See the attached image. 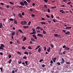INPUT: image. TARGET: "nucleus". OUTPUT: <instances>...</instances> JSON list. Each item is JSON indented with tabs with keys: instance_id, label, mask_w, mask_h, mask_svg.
Listing matches in <instances>:
<instances>
[{
	"instance_id": "13",
	"label": "nucleus",
	"mask_w": 73,
	"mask_h": 73,
	"mask_svg": "<svg viewBox=\"0 0 73 73\" xmlns=\"http://www.w3.org/2000/svg\"><path fill=\"white\" fill-rule=\"evenodd\" d=\"M40 23L42 24H43L44 25H45V24H46V23L45 22H40Z\"/></svg>"
},
{
	"instance_id": "57",
	"label": "nucleus",
	"mask_w": 73,
	"mask_h": 73,
	"mask_svg": "<svg viewBox=\"0 0 73 73\" xmlns=\"http://www.w3.org/2000/svg\"><path fill=\"white\" fill-rule=\"evenodd\" d=\"M66 64H70V62H66Z\"/></svg>"
},
{
	"instance_id": "50",
	"label": "nucleus",
	"mask_w": 73,
	"mask_h": 73,
	"mask_svg": "<svg viewBox=\"0 0 73 73\" xmlns=\"http://www.w3.org/2000/svg\"><path fill=\"white\" fill-rule=\"evenodd\" d=\"M31 16L32 17H35V15L33 14H32Z\"/></svg>"
},
{
	"instance_id": "61",
	"label": "nucleus",
	"mask_w": 73,
	"mask_h": 73,
	"mask_svg": "<svg viewBox=\"0 0 73 73\" xmlns=\"http://www.w3.org/2000/svg\"><path fill=\"white\" fill-rule=\"evenodd\" d=\"M42 67H45V65L44 64H43L42 65Z\"/></svg>"
},
{
	"instance_id": "12",
	"label": "nucleus",
	"mask_w": 73,
	"mask_h": 73,
	"mask_svg": "<svg viewBox=\"0 0 73 73\" xmlns=\"http://www.w3.org/2000/svg\"><path fill=\"white\" fill-rule=\"evenodd\" d=\"M14 23H15V24H17V21H16V20L14 19Z\"/></svg>"
},
{
	"instance_id": "15",
	"label": "nucleus",
	"mask_w": 73,
	"mask_h": 73,
	"mask_svg": "<svg viewBox=\"0 0 73 73\" xmlns=\"http://www.w3.org/2000/svg\"><path fill=\"white\" fill-rule=\"evenodd\" d=\"M27 40V37H25L23 39V41L24 42L25 40Z\"/></svg>"
},
{
	"instance_id": "54",
	"label": "nucleus",
	"mask_w": 73,
	"mask_h": 73,
	"mask_svg": "<svg viewBox=\"0 0 73 73\" xmlns=\"http://www.w3.org/2000/svg\"><path fill=\"white\" fill-rule=\"evenodd\" d=\"M0 69L1 70V72H2L3 71V68L2 67H1L0 68Z\"/></svg>"
},
{
	"instance_id": "29",
	"label": "nucleus",
	"mask_w": 73,
	"mask_h": 73,
	"mask_svg": "<svg viewBox=\"0 0 73 73\" xmlns=\"http://www.w3.org/2000/svg\"><path fill=\"white\" fill-rule=\"evenodd\" d=\"M44 7H45V8H46L47 9L48 8V7H47V5L45 4L44 5Z\"/></svg>"
},
{
	"instance_id": "11",
	"label": "nucleus",
	"mask_w": 73,
	"mask_h": 73,
	"mask_svg": "<svg viewBox=\"0 0 73 73\" xmlns=\"http://www.w3.org/2000/svg\"><path fill=\"white\" fill-rule=\"evenodd\" d=\"M18 31H19L20 33H23V31L21 30V29H19L18 30Z\"/></svg>"
},
{
	"instance_id": "3",
	"label": "nucleus",
	"mask_w": 73,
	"mask_h": 73,
	"mask_svg": "<svg viewBox=\"0 0 73 73\" xmlns=\"http://www.w3.org/2000/svg\"><path fill=\"white\" fill-rule=\"evenodd\" d=\"M37 36H39V37H43V35L41 34L38 33L37 34Z\"/></svg>"
},
{
	"instance_id": "35",
	"label": "nucleus",
	"mask_w": 73,
	"mask_h": 73,
	"mask_svg": "<svg viewBox=\"0 0 73 73\" xmlns=\"http://www.w3.org/2000/svg\"><path fill=\"white\" fill-rule=\"evenodd\" d=\"M51 8H52V9H54V8H56V6L52 7H51Z\"/></svg>"
},
{
	"instance_id": "19",
	"label": "nucleus",
	"mask_w": 73,
	"mask_h": 73,
	"mask_svg": "<svg viewBox=\"0 0 73 73\" xmlns=\"http://www.w3.org/2000/svg\"><path fill=\"white\" fill-rule=\"evenodd\" d=\"M70 33V32L69 31H67L65 33V35H68V34H69Z\"/></svg>"
},
{
	"instance_id": "48",
	"label": "nucleus",
	"mask_w": 73,
	"mask_h": 73,
	"mask_svg": "<svg viewBox=\"0 0 73 73\" xmlns=\"http://www.w3.org/2000/svg\"><path fill=\"white\" fill-rule=\"evenodd\" d=\"M48 13H50V10H49V9H48Z\"/></svg>"
},
{
	"instance_id": "60",
	"label": "nucleus",
	"mask_w": 73,
	"mask_h": 73,
	"mask_svg": "<svg viewBox=\"0 0 73 73\" xmlns=\"http://www.w3.org/2000/svg\"><path fill=\"white\" fill-rule=\"evenodd\" d=\"M11 73H15V70H13L11 72Z\"/></svg>"
},
{
	"instance_id": "7",
	"label": "nucleus",
	"mask_w": 73,
	"mask_h": 73,
	"mask_svg": "<svg viewBox=\"0 0 73 73\" xmlns=\"http://www.w3.org/2000/svg\"><path fill=\"white\" fill-rule=\"evenodd\" d=\"M20 4L21 5H22L23 6H24V2L23 1H21L20 3Z\"/></svg>"
},
{
	"instance_id": "16",
	"label": "nucleus",
	"mask_w": 73,
	"mask_h": 73,
	"mask_svg": "<svg viewBox=\"0 0 73 73\" xmlns=\"http://www.w3.org/2000/svg\"><path fill=\"white\" fill-rule=\"evenodd\" d=\"M25 63L26 64H25V66H27L28 65V61H27L25 62Z\"/></svg>"
},
{
	"instance_id": "8",
	"label": "nucleus",
	"mask_w": 73,
	"mask_h": 73,
	"mask_svg": "<svg viewBox=\"0 0 73 73\" xmlns=\"http://www.w3.org/2000/svg\"><path fill=\"white\" fill-rule=\"evenodd\" d=\"M50 50V47H49L47 49V52H49Z\"/></svg>"
},
{
	"instance_id": "32",
	"label": "nucleus",
	"mask_w": 73,
	"mask_h": 73,
	"mask_svg": "<svg viewBox=\"0 0 73 73\" xmlns=\"http://www.w3.org/2000/svg\"><path fill=\"white\" fill-rule=\"evenodd\" d=\"M35 33L34 32H33L32 33H30V35H33V34H34V35H35Z\"/></svg>"
},
{
	"instance_id": "6",
	"label": "nucleus",
	"mask_w": 73,
	"mask_h": 73,
	"mask_svg": "<svg viewBox=\"0 0 73 73\" xmlns=\"http://www.w3.org/2000/svg\"><path fill=\"white\" fill-rule=\"evenodd\" d=\"M23 28L24 29H27V28H29V26H24L23 27Z\"/></svg>"
},
{
	"instance_id": "28",
	"label": "nucleus",
	"mask_w": 73,
	"mask_h": 73,
	"mask_svg": "<svg viewBox=\"0 0 73 73\" xmlns=\"http://www.w3.org/2000/svg\"><path fill=\"white\" fill-rule=\"evenodd\" d=\"M40 28H41V27L39 26H38L36 28V29H40Z\"/></svg>"
},
{
	"instance_id": "23",
	"label": "nucleus",
	"mask_w": 73,
	"mask_h": 73,
	"mask_svg": "<svg viewBox=\"0 0 73 73\" xmlns=\"http://www.w3.org/2000/svg\"><path fill=\"white\" fill-rule=\"evenodd\" d=\"M31 40L32 41H36V40H35V39L33 38H31Z\"/></svg>"
},
{
	"instance_id": "63",
	"label": "nucleus",
	"mask_w": 73,
	"mask_h": 73,
	"mask_svg": "<svg viewBox=\"0 0 73 73\" xmlns=\"http://www.w3.org/2000/svg\"><path fill=\"white\" fill-rule=\"evenodd\" d=\"M0 54H1V55H3V54L2 52H0Z\"/></svg>"
},
{
	"instance_id": "45",
	"label": "nucleus",
	"mask_w": 73,
	"mask_h": 73,
	"mask_svg": "<svg viewBox=\"0 0 73 73\" xmlns=\"http://www.w3.org/2000/svg\"><path fill=\"white\" fill-rule=\"evenodd\" d=\"M26 1H27L28 3H30V2H31V0H26Z\"/></svg>"
},
{
	"instance_id": "52",
	"label": "nucleus",
	"mask_w": 73,
	"mask_h": 73,
	"mask_svg": "<svg viewBox=\"0 0 73 73\" xmlns=\"http://www.w3.org/2000/svg\"><path fill=\"white\" fill-rule=\"evenodd\" d=\"M57 64L58 65H60V63L59 62H57Z\"/></svg>"
},
{
	"instance_id": "40",
	"label": "nucleus",
	"mask_w": 73,
	"mask_h": 73,
	"mask_svg": "<svg viewBox=\"0 0 73 73\" xmlns=\"http://www.w3.org/2000/svg\"><path fill=\"white\" fill-rule=\"evenodd\" d=\"M33 8H30V11H33Z\"/></svg>"
},
{
	"instance_id": "59",
	"label": "nucleus",
	"mask_w": 73,
	"mask_h": 73,
	"mask_svg": "<svg viewBox=\"0 0 73 73\" xmlns=\"http://www.w3.org/2000/svg\"><path fill=\"white\" fill-rule=\"evenodd\" d=\"M44 50H46V47H44Z\"/></svg>"
},
{
	"instance_id": "17",
	"label": "nucleus",
	"mask_w": 73,
	"mask_h": 73,
	"mask_svg": "<svg viewBox=\"0 0 73 73\" xmlns=\"http://www.w3.org/2000/svg\"><path fill=\"white\" fill-rule=\"evenodd\" d=\"M3 27V24L2 23H0V28H1Z\"/></svg>"
},
{
	"instance_id": "31",
	"label": "nucleus",
	"mask_w": 73,
	"mask_h": 73,
	"mask_svg": "<svg viewBox=\"0 0 73 73\" xmlns=\"http://www.w3.org/2000/svg\"><path fill=\"white\" fill-rule=\"evenodd\" d=\"M50 45L51 46V48H53L54 47V46L52 44H51Z\"/></svg>"
},
{
	"instance_id": "37",
	"label": "nucleus",
	"mask_w": 73,
	"mask_h": 73,
	"mask_svg": "<svg viewBox=\"0 0 73 73\" xmlns=\"http://www.w3.org/2000/svg\"><path fill=\"white\" fill-rule=\"evenodd\" d=\"M23 59H26V58H27V57L26 56H24L23 58Z\"/></svg>"
},
{
	"instance_id": "62",
	"label": "nucleus",
	"mask_w": 73,
	"mask_h": 73,
	"mask_svg": "<svg viewBox=\"0 0 73 73\" xmlns=\"http://www.w3.org/2000/svg\"><path fill=\"white\" fill-rule=\"evenodd\" d=\"M33 37H35L36 36V35H33Z\"/></svg>"
},
{
	"instance_id": "9",
	"label": "nucleus",
	"mask_w": 73,
	"mask_h": 73,
	"mask_svg": "<svg viewBox=\"0 0 73 73\" xmlns=\"http://www.w3.org/2000/svg\"><path fill=\"white\" fill-rule=\"evenodd\" d=\"M23 3L25 4L26 5H28V3H27V1H25L24 2H23Z\"/></svg>"
},
{
	"instance_id": "53",
	"label": "nucleus",
	"mask_w": 73,
	"mask_h": 73,
	"mask_svg": "<svg viewBox=\"0 0 73 73\" xmlns=\"http://www.w3.org/2000/svg\"><path fill=\"white\" fill-rule=\"evenodd\" d=\"M50 62L51 64H53V61L52 60H51Z\"/></svg>"
},
{
	"instance_id": "10",
	"label": "nucleus",
	"mask_w": 73,
	"mask_h": 73,
	"mask_svg": "<svg viewBox=\"0 0 73 73\" xmlns=\"http://www.w3.org/2000/svg\"><path fill=\"white\" fill-rule=\"evenodd\" d=\"M32 30H33V32H34L35 33H36V30L35 29H33Z\"/></svg>"
},
{
	"instance_id": "26",
	"label": "nucleus",
	"mask_w": 73,
	"mask_h": 73,
	"mask_svg": "<svg viewBox=\"0 0 73 73\" xmlns=\"http://www.w3.org/2000/svg\"><path fill=\"white\" fill-rule=\"evenodd\" d=\"M9 3L10 4H11L12 5H14V3H13L11 2H9Z\"/></svg>"
},
{
	"instance_id": "33",
	"label": "nucleus",
	"mask_w": 73,
	"mask_h": 73,
	"mask_svg": "<svg viewBox=\"0 0 73 73\" xmlns=\"http://www.w3.org/2000/svg\"><path fill=\"white\" fill-rule=\"evenodd\" d=\"M41 52V48H39L38 49V52Z\"/></svg>"
},
{
	"instance_id": "21",
	"label": "nucleus",
	"mask_w": 73,
	"mask_h": 73,
	"mask_svg": "<svg viewBox=\"0 0 73 73\" xmlns=\"http://www.w3.org/2000/svg\"><path fill=\"white\" fill-rule=\"evenodd\" d=\"M17 53H18V54H20V55H21V52L18 51L17 52Z\"/></svg>"
},
{
	"instance_id": "18",
	"label": "nucleus",
	"mask_w": 73,
	"mask_h": 73,
	"mask_svg": "<svg viewBox=\"0 0 73 73\" xmlns=\"http://www.w3.org/2000/svg\"><path fill=\"white\" fill-rule=\"evenodd\" d=\"M65 50H69V48L68 47H66L65 48Z\"/></svg>"
},
{
	"instance_id": "41",
	"label": "nucleus",
	"mask_w": 73,
	"mask_h": 73,
	"mask_svg": "<svg viewBox=\"0 0 73 73\" xmlns=\"http://www.w3.org/2000/svg\"><path fill=\"white\" fill-rule=\"evenodd\" d=\"M28 48L29 49H32V48H31V47L29 46L28 47Z\"/></svg>"
},
{
	"instance_id": "44",
	"label": "nucleus",
	"mask_w": 73,
	"mask_h": 73,
	"mask_svg": "<svg viewBox=\"0 0 73 73\" xmlns=\"http://www.w3.org/2000/svg\"><path fill=\"white\" fill-rule=\"evenodd\" d=\"M17 43H18L19 44H20V41L19 40H17Z\"/></svg>"
},
{
	"instance_id": "27",
	"label": "nucleus",
	"mask_w": 73,
	"mask_h": 73,
	"mask_svg": "<svg viewBox=\"0 0 73 73\" xmlns=\"http://www.w3.org/2000/svg\"><path fill=\"white\" fill-rule=\"evenodd\" d=\"M31 21H29L28 23V25H31Z\"/></svg>"
},
{
	"instance_id": "1",
	"label": "nucleus",
	"mask_w": 73,
	"mask_h": 73,
	"mask_svg": "<svg viewBox=\"0 0 73 73\" xmlns=\"http://www.w3.org/2000/svg\"><path fill=\"white\" fill-rule=\"evenodd\" d=\"M5 48V46L3 44H1V46H0V50L1 49H3L4 50V48Z\"/></svg>"
},
{
	"instance_id": "34",
	"label": "nucleus",
	"mask_w": 73,
	"mask_h": 73,
	"mask_svg": "<svg viewBox=\"0 0 73 73\" xmlns=\"http://www.w3.org/2000/svg\"><path fill=\"white\" fill-rule=\"evenodd\" d=\"M54 36L55 37H57L58 36V34H54Z\"/></svg>"
},
{
	"instance_id": "2",
	"label": "nucleus",
	"mask_w": 73,
	"mask_h": 73,
	"mask_svg": "<svg viewBox=\"0 0 73 73\" xmlns=\"http://www.w3.org/2000/svg\"><path fill=\"white\" fill-rule=\"evenodd\" d=\"M21 24H22V25H27V21H22L21 22Z\"/></svg>"
},
{
	"instance_id": "64",
	"label": "nucleus",
	"mask_w": 73,
	"mask_h": 73,
	"mask_svg": "<svg viewBox=\"0 0 73 73\" xmlns=\"http://www.w3.org/2000/svg\"><path fill=\"white\" fill-rule=\"evenodd\" d=\"M22 16H24V13L23 12L22 13Z\"/></svg>"
},
{
	"instance_id": "38",
	"label": "nucleus",
	"mask_w": 73,
	"mask_h": 73,
	"mask_svg": "<svg viewBox=\"0 0 73 73\" xmlns=\"http://www.w3.org/2000/svg\"><path fill=\"white\" fill-rule=\"evenodd\" d=\"M22 48V49H23V50L25 49V46H23Z\"/></svg>"
},
{
	"instance_id": "58",
	"label": "nucleus",
	"mask_w": 73,
	"mask_h": 73,
	"mask_svg": "<svg viewBox=\"0 0 73 73\" xmlns=\"http://www.w3.org/2000/svg\"><path fill=\"white\" fill-rule=\"evenodd\" d=\"M64 11L63 10H61L60 11V12H63Z\"/></svg>"
},
{
	"instance_id": "43",
	"label": "nucleus",
	"mask_w": 73,
	"mask_h": 73,
	"mask_svg": "<svg viewBox=\"0 0 73 73\" xmlns=\"http://www.w3.org/2000/svg\"><path fill=\"white\" fill-rule=\"evenodd\" d=\"M66 48V46L65 45L63 46V48Z\"/></svg>"
},
{
	"instance_id": "4",
	"label": "nucleus",
	"mask_w": 73,
	"mask_h": 73,
	"mask_svg": "<svg viewBox=\"0 0 73 73\" xmlns=\"http://www.w3.org/2000/svg\"><path fill=\"white\" fill-rule=\"evenodd\" d=\"M62 61L60 62V63L61 64H64V58H62Z\"/></svg>"
},
{
	"instance_id": "24",
	"label": "nucleus",
	"mask_w": 73,
	"mask_h": 73,
	"mask_svg": "<svg viewBox=\"0 0 73 73\" xmlns=\"http://www.w3.org/2000/svg\"><path fill=\"white\" fill-rule=\"evenodd\" d=\"M9 20H10L11 21H13V20H14V19L12 18H10L9 19Z\"/></svg>"
},
{
	"instance_id": "30",
	"label": "nucleus",
	"mask_w": 73,
	"mask_h": 73,
	"mask_svg": "<svg viewBox=\"0 0 73 73\" xmlns=\"http://www.w3.org/2000/svg\"><path fill=\"white\" fill-rule=\"evenodd\" d=\"M8 56H9V58H11L12 57V56L10 54H9L8 55Z\"/></svg>"
},
{
	"instance_id": "46",
	"label": "nucleus",
	"mask_w": 73,
	"mask_h": 73,
	"mask_svg": "<svg viewBox=\"0 0 73 73\" xmlns=\"http://www.w3.org/2000/svg\"><path fill=\"white\" fill-rule=\"evenodd\" d=\"M11 59H10L9 60V63L11 64Z\"/></svg>"
},
{
	"instance_id": "55",
	"label": "nucleus",
	"mask_w": 73,
	"mask_h": 73,
	"mask_svg": "<svg viewBox=\"0 0 73 73\" xmlns=\"http://www.w3.org/2000/svg\"><path fill=\"white\" fill-rule=\"evenodd\" d=\"M11 38L12 39H13V38H14V37H13V35H11Z\"/></svg>"
},
{
	"instance_id": "56",
	"label": "nucleus",
	"mask_w": 73,
	"mask_h": 73,
	"mask_svg": "<svg viewBox=\"0 0 73 73\" xmlns=\"http://www.w3.org/2000/svg\"><path fill=\"white\" fill-rule=\"evenodd\" d=\"M34 38H35V40H37V37H36V36H35V37H34Z\"/></svg>"
},
{
	"instance_id": "42",
	"label": "nucleus",
	"mask_w": 73,
	"mask_h": 73,
	"mask_svg": "<svg viewBox=\"0 0 73 73\" xmlns=\"http://www.w3.org/2000/svg\"><path fill=\"white\" fill-rule=\"evenodd\" d=\"M42 61H43V60L42 59L39 60L40 62H41Z\"/></svg>"
},
{
	"instance_id": "49",
	"label": "nucleus",
	"mask_w": 73,
	"mask_h": 73,
	"mask_svg": "<svg viewBox=\"0 0 73 73\" xmlns=\"http://www.w3.org/2000/svg\"><path fill=\"white\" fill-rule=\"evenodd\" d=\"M18 63L19 64H20L21 63V61H19Z\"/></svg>"
},
{
	"instance_id": "5",
	"label": "nucleus",
	"mask_w": 73,
	"mask_h": 73,
	"mask_svg": "<svg viewBox=\"0 0 73 73\" xmlns=\"http://www.w3.org/2000/svg\"><path fill=\"white\" fill-rule=\"evenodd\" d=\"M18 16H19L20 17H21V18H23V16H22V15H21V13H19L18 15Z\"/></svg>"
},
{
	"instance_id": "25",
	"label": "nucleus",
	"mask_w": 73,
	"mask_h": 73,
	"mask_svg": "<svg viewBox=\"0 0 73 73\" xmlns=\"http://www.w3.org/2000/svg\"><path fill=\"white\" fill-rule=\"evenodd\" d=\"M43 33L44 35H46V32H45L44 30L43 31Z\"/></svg>"
},
{
	"instance_id": "39",
	"label": "nucleus",
	"mask_w": 73,
	"mask_h": 73,
	"mask_svg": "<svg viewBox=\"0 0 73 73\" xmlns=\"http://www.w3.org/2000/svg\"><path fill=\"white\" fill-rule=\"evenodd\" d=\"M46 16L48 18H50V16H49L48 15H46Z\"/></svg>"
},
{
	"instance_id": "14",
	"label": "nucleus",
	"mask_w": 73,
	"mask_h": 73,
	"mask_svg": "<svg viewBox=\"0 0 73 73\" xmlns=\"http://www.w3.org/2000/svg\"><path fill=\"white\" fill-rule=\"evenodd\" d=\"M56 58L52 59V60L54 62H56Z\"/></svg>"
},
{
	"instance_id": "47",
	"label": "nucleus",
	"mask_w": 73,
	"mask_h": 73,
	"mask_svg": "<svg viewBox=\"0 0 73 73\" xmlns=\"http://www.w3.org/2000/svg\"><path fill=\"white\" fill-rule=\"evenodd\" d=\"M44 1L45 3H48V0H44Z\"/></svg>"
},
{
	"instance_id": "51",
	"label": "nucleus",
	"mask_w": 73,
	"mask_h": 73,
	"mask_svg": "<svg viewBox=\"0 0 73 73\" xmlns=\"http://www.w3.org/2000/svg\"><path fill=\"white\" fill-rule=\"evenodd\" d=\"M0 9H4V8L0 7Z\"/></svg>"
},
{
	"instance_id": "20",
	"label": "nucleus",
	"mask_w": 73,
	"mask_h": 73,
	"mask_svg": "<svg viewBox=\"0 0 73 73\" xmlns=\"http://www.w3.org/2000/svg\"><path fill=\"white\" fill-rule=\"evenodd\" d=\"M28 52H27L26 51L24 52V54H27V55H28Z\"/></svg>"
},
{
	"instance_id": "36",
	"label": "nucleus",
	"mask_w": 73,
	"mask_h": 73,
	"mask_svg": "<svg viewBox=\"0 0 73 73\" xmlns=\"http://www.w3.org/2000/svg\"><path fill=\"white\" fill-rule=\"evenodd\" d=\"M70 3H71V2L70 1L68 3H67V5H70Z\"/></svg>"
},
{
	"instance_id": "22",
	"label": "nucleus",
	"mask_w": 73,
	"mask_h": 73,
	"mask_svg": "<svg viewBox=\"0 0 73 73\" xmlns=\"http://www.w3.org/2000/svg\"><path fill=\"white\" fill-rule=\"evenodd\" d=\"M15 33H16L14 31H13L12 32V35H13V36L14 35H15Z\"/></svg>"
}]
</instances>
